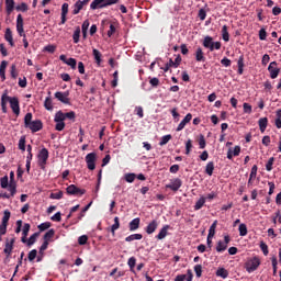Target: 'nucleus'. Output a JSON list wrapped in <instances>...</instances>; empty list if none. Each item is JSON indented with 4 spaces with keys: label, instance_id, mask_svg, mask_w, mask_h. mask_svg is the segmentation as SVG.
<instances>
[{
    "label": "nucleus",
    "instance_id": "9d476101",
    "mask_svg": "<svg viewBox=\"0 0 281 281\" xmlns=\"http://www.w3.org/2000/svg\"><path fill=\"white\" fill-rule=\"evenodd\" d=\"M55 98L63 102V104H71V100L69 99V91L65 92H55Z\"/></svg>",
    "mask_w": 281,
    "mask_h": 281
},
{
    "label": "nucleus",
    "instance_id": "a211bd4d",
    "mask_svg": "<svg viewBox=\"0 0 281 281\" xmlns=\"http://www.w3.org/2000/svg\"><path fill=\"white\" fill-rule=\"evenodd\" d=\"M202 45L206 49H210V52H214V38H212V36H205Z\"/></svg>",
    "mask_w": 281,
    "mask_h": 281
},
{
    "label": "nucleus",
    "instance_id": "a878e982",
    "mask_svg": "<svg viewBox=\"0 0 281 281\" xmlns=\"http://www.w3.org/2000/svg\"><path fill=\"white\" fill-rule=\"evenodd\" d=\"M54 122H56L55 131H65V121H59V116L55 114Z\"/></svg>",
    "mask_w": 281,
    "mask_h": 281
},
{
    "label": "nucleus",
    "instance_id": "c03bdc74",
    "mask_svg": "<svg viewBox=\"0 0 281 281\" xmlns=\"http://www.w3.org/2000/svg\"><path fill=\"white\" fill-rule=\"evenodd\" d=\"M82 8H85L82 5V1L78 0L76 3H75V9L72 10V14H80V10H82Z\"/></svg>",
    "mask_w": 281,
    "mask_h": 281
},
{
    "label": "nucleus",
    "instance_id": "6ab92c4d",
    "mask_svg": "<svg viewBox=\"0 0 281 281\" xmlns=\"http://www.w3.org/2000/svg\"><path fill=\"white\" fill-rule=\"evenodd\" d=\"M4 41H7V43H9L11 47H14V37L12 35V30L10 27L5 29Z\"/></svg>",
    "mask_w": 281,
    "mask_h": 281
},
{
    "label": "nucleus",
    "instance_id": "f3484780",
    "mask_svg": "<svg viewBox=\"0 0 281 281\" xmlns=\"http://www.w3.org/2000/svg\"><path fill=\"white\" fill-rule=\"evenodd\" d=\"M67 14H69V3H64L61 5V21L59 25H65V23H67Z\"/></svg>",
    "mask_w": 281,
    "mask_h": 281
},
{
    "label": "nucleus",
    "instance_id": "69168bd1",
    "mask_svg": "<svg viewBox=\"0 0 281 281\" xmlns=\"http://www.w3.org/2000/svg\"><path fill=\"white\" fill-rule=\"evenodd\" d=\"M63 195H64L63 191H58L56 193H52L50 199H55L57 201H60V199H63Z\"/></svg>",
    "mask_w": 281,
    "mask_h": 281
},
{
    "label": "nucleus",
    "instance_id": "1a4fd4ad",
    "mask_svg": "<svg viewBox=\"0 0 281 281\" xmlns=\"http://www.w3.org/2000/svg\"><path fill=\"white\" fill-rule=\"evenodd\" d=\"M57 116H59V122L63 120L65 122V120H71L72 122H76V112L74 111H70V112H67V113H64L63 111H58L56 112Z\"/></svg>",
    "mask_w": 281,
    "mask_h": 281
},
{
    "label": "nucleus",
    "instance_id": "680f3d73",
    "mask_svg": "<svg viewBox=\"0 0 281 281\" xmlns=\"http://www.w3.org/2000/svg\"><path fill=\"white\" fill-rule=\"evenodd\" d=\"M257 175H258V166L254 165L252 168H251L249 177H250V179H256Z\"/></svg>",
    "mask_w": 281,
    "mask_h": 281
},
{
    "label": "nucleus",
    "instance_id": "37998d69",
    "mask_svg": "<svg viewBox=\"0 0 281 281\" xmlns=\"http://www.w3.org/2000/svg\"><path fill=\"white\" fill-rule=\"evenodd\" d=\"M216 276L218 278H223L225 280V278H227V276H229V272L225 268H220L216 271Z\"/></svg>",
    "mask_w": 281,
    "mask_h": 281
},
{
    "label": "nucleus",
    "instance_id": "4be33fe9",
    "mask_svg": "<svg viewBox=\"0 0 281 281\" xmlns=\"http://www.w3.org/2000/svg\"><path fill=\"white\" fill-rule=\"evenodd\" d=\"M10 100V97L8 95V93H3L1 97V109H2V113H8V102Z\"/></svg>",
    "mask_w": 281,
    "mask_h": 281
},
{
    "label": "nucleus",
    "instance_id": "a19ab883",
    "mask_svg": "<svg viewBox=\"0 0 281 281\" xmlns=\"http://www.w3.org/2000/svg\"><path fill=\"white\" fill-rule=\"evenodd\" d=\"M127 265L130 267V271H132V273H135V265H137V259L135 257H131L127 261Z\"/></svg>",
    "mask_w": 281,
    "mask_h": 281
},
{
    "label": "nucleus",
    "instance_id": "338daca9",
    "mask_svg": "<svg viewBox=\"0 0 281 281\" xmlns=\"http://www.w3.org/2000/svg\"><path fill=\"white\" fill-rule=\"evenodd\" d=\"M116 31L117 29L115 27V24L114 23L110 24V30L108 31L109 38H111V36H113V34H115Z\"/></svg>",
    "mask_w": 281,
    "mask_h": 281
},
{
    "label": "nucleus",
    "instance_id": "ddd939ff",
    "mask_svg": "<svg viewBox=\"0 0 281 281\" xmlns=\"http://www.w3.org/2000/svg\"><path fill=\"white\" fill-rule=\"evenodd\" d=\"M16 32L19 36H23V38H26L25 31L23 29V15L19 14L16 18Z\"/></svg>",
    "mask_w": 281,
    "mask_h": 281
},
{
    "label": "nucleus",
    "instance_id": "f257e3e1",
    "mask_svg": "<svg viewBox=\"0 0 281 281\" xmlns=\"http://www.w3.org/2000/svg\"><path fill=\"white\" fill-rule=\"evenodd\" d=\"M32 112H29L24 116V126L25 128H30L32 133H38V131H43V121L35 120L32 121Z\"/></svg>",
    "mask_w": 281,
    "mask_h": 281
},
{
    "label": "nucleus",
    "instance_id": "b1692460",
    "mask_svg": "<svg viewBox=\"0 0 281 281\" xmlns=\"http://www.w3.org/2000/svg\"><path fill=\"white\" fill-rule=\"evenodd\" d=\"M195 60H196V63H205V54L203 53V48H201V47L196 48Z\"/></svg>",
    "mask_w": 281,
    "mask_h": 281
},
{
    "label": "nucleus",
    "instance_id": "423d86ee",
    "mask_svg": "<svg viewBox=\"0 0 281 281\" xmlns=\"http://www.w3.org/2000/svg\"><path fill=\"white\" fill-rule=\"evenodd\" d=\"M67 194L74 195V196H82L87 191L85 189H80L76 187V184H70L66 189Z\"/></svg>",
    "mask_w": 281,
    "mask_h": 281
},
{
    "label": "nucleus",
    "instance_id": "5701e85b",
    "mask_svg": "<svg viewBox=\"0 0 281 281\" xmlns=\"http://www.w3.org/2000/svg\"><path fill=\"white\" fill-rule=\"evenodd\" d=\"M237 67H238V70H237V74L239 76H243L244 71H245V56H239L238 58V61H237Z\"/></svg>",
    "mask_w": 281,
    "mask_h": 281
},
{
    "label": "nucleus",
    "instance_id": "6e6552de",
    "mask_svg": "<svg viewBox=\"0 0 281 281\" xmlns=\"http://www.w3.org/2000/svg\"><path fill=\"white\" fill-rule=\"evenodd\" d=\"M268 71L270 74V78L276 80L278 76H280V68H278V61H272L268 66Z\"/></svg>",
    "mask_w": 281,
    "mask_h": 281
},
{
    "label": "nucleus",
    "instance_id": "13d9d810",
    "mask_svg": "<svg viewBox=\"0 0 281 281\" xmlns=\"http://www.w3.org/2000/svg\"><path fill=\"white\" fill-rule=\"evenodd\" d=\"M15 10L18 12H27V3L22 2L20 5L15 7Z\"/></svg>",
    "mask_w": 281,
    "mask_h": 281
},
{
    "label": "nucleus",
    "instance_id": "ea45409f",
    "mask_svg": "<svg viewBox=\"0 0 281 281\" xmlns=\"http://www.w3.org/2000/svg\"><path fill=\"white\" fill-rule=\"evenodd\" d=\"M38 236H41V232L34 233L33 235H31L27 240V247H32V245L36 243V238H38Z\"/></svg>",
    "mask_w": 281,
    "mask_h": 281
},
{
    "label": "nucleus",
    "instance_id": "f03ea898",
    "mask_svg": "<svg viewBox=\"0 0 281 281\" xmlns=\"http://www.w3.org/2000/svg\"><path fill=\"white\" fill-rule=\"evenodd\" d=\"M120 0H93L90 4L91 10H102L109 5H115Z\"/></svg>",
    "mask_w": 281,
    "mask_h": 281
},
{
    "label": "nucleus",
    "instance_id": "0eeeda50",
    "mask_svg": "<svg viewBox=\"0 0 281 281\" xmlns=\"http://www.w3.org/2000/svg\"><path fill=\"white\" fill-rule=\"evenodd\" d=\"M183 186V181L179 178H175L170 180L169 184H166L168 190H172V192H179V188Z\"/></svg>",
    "mask_w": 281,
    "mask_h": 281
},
{
    "label": "nucleus",
    "instance_id": "f8f14e48",
    "mask_svg": "<svg viewBox=\"0 0 281 281\" xmlns=\"http://www.w3.org/2000/svg\"><path fill=\"white\" fill-rule=\"evenodd\" d=\"M9 179V192H11V196H14V194H16V180H14V171H10Z\"/></svg>",
    "mask_w": 281,
    "mask_h": 281
},
{
    "label": "nucleus",
    "instance_id": "0e129e2a",
    "mask_svg": "<svg viewBox=\"0 0 281 281\" xmlns=\"http://www.w3.org/2000/svg\"><path fill=\"white\" fill-rule=\"evenodd\" d=\"M190 153H192V139H189L186 143V155H190Z\"/></svg>",
    "mask_w": 281,
    "mask_h": 281
},
{
    "label": "nucleus",
    "instance_id": "6e6d98bb",
    "mask_svg": "<svg viewBox=\"0 0 281 281\" xmlns=\"http://www.w3.org/2000/svg\"><path fill=\"white\" fill-rule=\"evenodd\" d=\"M18 147L22 153H25V136H21Z\"/></svg>",
    "mask_w": 281,
    "mask_h": 281
},
{
    "label": "nucleus",
    "instance_id": "9b49d317",
    "mask_svg": "<svg viewBox=\"0 0 281 281\" xmlns=\"http://www.w3.org/2000/svg\"><path fill=\"white\" fill-rule=\"evenodd\" d=\"M10 106L15 115L21 113V106L19 105V99L16 97H9Z\"/></svg>",
    "mask_w": 281,
    "mask_h": 281
},
{
    "label": "nucleus",
    "instance_id": "5fc2aeb1",
    "mask_svg": "<svg viewBox=\"0 0 281 281\" xmlns=\"http://www.w3.org/2000/svg\"><path fill=\"white\" fill-rule=\"evenodd\" d=\"M11 213L10 211L5 210L2 217V225H8V222L10 221Z\"/></svg>",
    "mask_w": 281,
    "mask_h": 281
},
{
    "label": "nucleus",
    "instance_id": "7ed1b4c3",
    "mask_svg": "<svg viewBox=\"0 0 281 281\" xmlns=\"http://www.w3.org/2000/svg\"><path fill=\"white\" fill-rule=\"evenodd\" d=\"M37 164L42 170H45V166H47V159H49V150L47 148H42L37 155Z\"/></svg>",
    "mask_w": 281,
    "mask_h": 281
},
{
    "label": "nucleus",
    "instance_id": "bb28decb",
    "mask_svg": "<svg viewBox=\"0 0 281 281\" xmlns=\"http://www.w3.org/2000/svg\"><path fill=\"white\" fill-rule=\"evenodd\" d=\"M0 188H2V190L10 191V178H8V176H4L0 179Z\"/></svg>",
    "mask_w": 281,
    "mask_h": 281
},
{
    "label": "nucleus",
    "instance_id": "412c9836",
    "mask_svg": "<svg viewBox=\"0 0 281 281\" xmlns=\"http://www.w3.org/2000/svg\"><path fill=\"white\" fill-rule=\"evenodd\" d=\"M168 229H170V225H165L159 231L158 235H156L157 240H164L166 236H168Z\"/></svg>",
    "mask_w": 281,
    "mask_h": 281
},
{
    "label": "nucleus",
    "instance_id": "e2e57ef3",
    "mask_svg": "<svg viewBox=\"0 0 281 281\" xmlns=\"http://www.w3.org/2000/svg\"><path fill=\"white\" fill-rule=\"evenodd\" d=\"M88 240H89V236H87V235H81V236L78 238V244H79V245H87Z\"/></svg>",
    "mask_w": 281,
    "mask_h": 281
},
{
    "label": "nucleus",
    "instance_id": "473e14b6",
    "mask_svg": "<svg viewBox=\"0 0 281 281\" xmlns=\"http://www.w3.org/2000/svg\"><path fill=\"white\" fill-rule=\"evenodd\" d=\"M216 225H218V221H214L213 224L210 226L207 237L214 238V236L216 235Z\"/></svg>",
    "mask_w": 281,
    "mask_h": 281
},
{
    "label": "nucleus",
    "instance_id": "8fccbe9b",
    "mask_svg": "<svg viewBox=\"0 0 281 281\" xmlns=\"http://www.w3.org/2000/svg\"><path fill=\"white\" fill-rule=\"evenodd\" d=\"M276 161L274 157H270L268 162L266 164V170L271 172L273 170V162Z\"/></svg>",
    "mask_w": 281,
    "mask_h": 281
},
{
    "label": "nucleus",
    "instance_id": "4c0bfd02",
    "mask_svg": "<svg viewBox=\"0 0 281 281\" xmlns=\"http://www.w3.org/2000/svg\"><path fill=\"white\" fill-rule=\"evenodd\" d=\"M120 229V217H114V224L111 226V233L113 236H115V232Z\"/></svg>",
    "mask_w": 281,
    "mask_h": 281
},
{
    "label": "nucleus",
    "instance_id": "dca6fc26",
    "mask_svg": "<svg viewBox=\"0 0 281 281\" xmlns=\"http://www.w3.org/2000/svg\"><path fill=\"white\" fill-rule=\"evenodd\" d=\"M13 249H14V238H12L10 241L7 239L5 247L3 249V254H5L7 258H10V256H12Z\"/></svg>",
    "mask_w": 281,
    "mask_h": 281
},
{
    "label": "nucleus",
    "instance_id": "aec40b11",
    "mask_svg": "<svg viewBox=\"0 0 281 281\" xmlns=\"http://www.w3.org/2000/svg\"><path fill=\"white\" fill-rule=\"evenodd\" d=\"M240 155V146H235L234 149L229 148L227 151V159H234V157H238Z\"/></svg>",
    "mask_w": 281,
    "mask_h": 281
},
{
    "label": "nucleus",
    "instance_id": "c9c22d12",
    "mask_svg": "<svg viewBox=\"0 0 281 281\" xmlns=\"http://www.w3.org/2000/svg\"><path fill=\"white\" fill-rule=\"evenodd\" d=\"M205 172L209 175V177H212L214 175V161H209L205 166Z\"/></svg>",
    "mask_w": 281,
    "mask_h": 281
},
{
    "label": "nucleus",
    "instance_id": "3c124183",
    "mask_svg": "<svg viewBox=\"0 0 281 281\" xmlns=\"http://www.w3.org/2000/svg\"><path fill=\"white\" fill-rule=\"evenodd\" d=\"M50 227H52V223L44 222L37 226V229H40V232H45L46 229H49Z\"/></svg>",
    "mask_w": 281,
    "mask_h": 281
},
{
    "label": "nucleus",
    "instance_id": "58836bf2",
    "mask_svg": "<svg viewBox=\"0 0 281 281\" xmlns=\"http://www.w3.org/2000/svg\"><path fill=\"white\" fill-rule=\"evenodd\" d=\"M205 205V196H201L194 205V211L198 212V210H201Z\"/></svg>",
    "mask_w": 281,
    "mask_h": 281
},
{
    "label": "nucleus",
    "instance_id": "39448f33",
    "mask_svg": "<svg viewBox=\"0 0 281 281\" xmlns=\"http://www.w3.org/2000/svg\"><path fill=\"white\" fill-rule=\"evenodd\" d=\"M95 161H98V154L90 153L86 156V164L88 170H95Z\"/></svg>",
    "mask_w": 281,
    "mask_h": 281
},
{
    "label": "nucleus",
    "instance_id": "603ef678",
    "mask_svg": "<svg viewBox=\"0 0 281 281\" xmlns=\"http://www.w3.org/2000/svg\"><path fill=\"white\" fill-rule=\"evenodd\" d=\"M66 65H68V67H71V69H76V65H78V61L76 60V58L70 57L67 59Z\"/></svg>",
    "mask_w": 281,
    "mask_h": 281
},
{
    "label": "nucleus",
    "instance_id": "e433bc0d",
    "mask_svg": "<svg viewBox=\"0 0 281 281\" xmlns=\"http://www.w3.org/2000/svg\"><path fill=\"white\" fill-rule=\"evenodd\" d=\"M5 67H8V61L3 60L0 65V78L1 80H5Z\"/></svg>",
    "mask_w": 281,
    "mask_h": 281
},
{
    "label": "nucleus",
    "instance_id": "774afa93",
    "mask_svg": "<svg viewBox=\"0 0 281 281\" xmlns=\"http://www.w3.org/2000/svg\"><path fill=\"white\" fill-rule=\"evenodd\" d=\"M149 85H151V87L157 89V87L159 86V78H157V77L150 78Z\"/></svg>",
    "mask_w": 281,
    "mask_h": 281
},
{
    "label": "nucleus",
    "instance_id": "a18cd8bd",
    "mask_svg": "<svg viewBox=\"0 0 281 281\" xmlns=\"http://www.w3.org/2000/svg\"><path fill=\"white\" fill-rule=\"evenodd\" d=\"M227 249L226 244L223 243V240L217 241L216 251L218 254H223Z\"/></svg>",
    "mask_w": 281,
    "mask_h": 281
},
{
    "label": "nucleus",
    "instance_id": "2eb2a0df",
    "mask_svg": "<svg viewBox=\"0 0 281 281\" xmlns=\"http://www.w3.org/2000/svg\"><path fill=\"white\" fill-rule=\"evenodd\" d=\"M159 227V222L157 220H153L145 228L146 234H155L157 228Z\"/></svg>",
    "mask_w": 281,
    "mask_h": 281
},
{
    "label": "nucleus",
    "instance_id": "79ce46f5",
    "mask_svg": "<svg viewBox=\"0 0 281 281\" xmlns=\"http://www.w3.org/2000/svg\"><path fill=\"white\" fill-rule=\"evenodd\" d=\"M222 38L225 43H229V32L227 31V25L222 27Z\"/></svg>",
    "mask_w": 281,
    "mask_h": 281
},
{
    "label": "nucleus",
    "instance_id": "4d7b16f0",
    "mask_svg": "<svg viewBox=\"0 0 281 281\" xmlns=\"http://www.w3.org/2000/svg\"><path fill=\"white\" fill-rule=\"evenodd\" d=\"M36 256H38V251L36 249H33L29 252L27 259L30 260V262H33V260L36 259Z\"/></svg>",
    "mask_w": 281,
    "mask_h": 281
},
{
    "label": "nucleus",
    "instance_id": "49530a36",
    "mask_svg": "<svg viewBox=\"0 0 281 281\" xmlns=\"http://www.w3.org/2000/svg\"><path fill=\"white\" fill-rule=\"evenodd\" d=\"M124 179L127 183H133V181H135V179H137V175H135V173H125Z\"/></svg>",
    "mask_w": 281,
    "mask_h": 281
},
{
    "label": "nucleus",
    "instance_id": "052dcab7",
    "mask_svg": "<svg viewBox=\"0 0 281 281\" xmlns=\"http://www.w3.org/2000/svg\"><path fill=\"white\" fill-rule=\"evenodd\" d=\"M238 231H239V236H247V225L246 224H240Z\"/></svg>",
    "mask_w": 281,
    "mask_h": 281
},
{
    "label": "nucleus",
    "instance_id": "f704fd0d",
    "mask_svg": "<svg viewBox=\"0 0 281 281\" xmlns=\"http://www.w3.org/2000/svg\"><path fill=\"white\" fill-rule=\"evenodd\" d=\"M167 64H169V67H175V69H177V67L181 65V55H178L175 60L169 59V63Z\"/></svg>",
    "mask_w": 281,
    "mask_h": 281
},
{
    "label": "nucleus",
    "instance_id": "cd10ccee",
    "mask_svg": "<svg viewBox=\"0 0 281 281\" xmlns=\"http://www.w3.org/2000/svg\"><path fill=\"white\" fill-rule=\"evenodd\" d=\"M44 106L46 111H54V105L52 104V92H48V97H46L44 101Z\"/></svg>",
    "mask_w": 281,
    "mask_h": 281
},
{
    "label": "nucleus",
    "instance_id": "393cba45",
    "mask_svg": "<svg viewBox=\"0 0 281 281\" xmlns=\"http://www.w3.org/2000/svg\"><path fill=\"white\" fill-rule=\"evenodd\" d=\"M258 124H259V131L261 133H265L267 131V126L269 125V119L261 117L259 119Z\"/></svg>",
    "mask_w": 281,
    "mask_h": 281
},
{
    "label": "nucleus",
    "instance_id": "09e8293b",
    "mask_svg": "<svg viewBox=\"0 0 281 281\" xmlns=\"http://www.w3.org/2000/svg\"><path fill=\"white\" fill-rule=\"evenodd\" d=\"M171 139H172V135L170 134L162 136L159 142V146H166V144H168V142H170Z\"/></svg>",
    "mask_w": 281,
    "mask_h": 281
},
{
    "label": "nucleus",
    "instance_id": "864d4df0",
    "mask_svg": "<svg viewBox=\"0 0 281 281\" xmlns=\"http://www.w3.org/2000/svg\"><path fill=\"white\" fill-rule=\"evenodd\" d=\"M194 272H195L196 278H201V276H203V266L195 265Z\"/></svg>",
    "mask_w": 281,
    "mask_h": 281
},
{
    "label": "nucleus",
    "instance_id": "2f4dec72",
    "mask_svg": "<svg viewBox=\"0 0 281 281\" xmlns=\"http://www.w3.org/2000/svg\"><path fill=\"white\" fill-rule=\"evenodd\" d=\"M92 56H94V60L97 65H101L102 63V53L98 50L97 48L92 49Z\"/></svg>",
    "mask_w": 281,
    "mask_h": 281
},
{
    "label": "nucleus",
    "instance_id": "de8ad7c7",
    "mask_svg": "<svg viewBox=\"0 0 281 281\" xmlns=\"http://www.w3.org/2000/svg\"><path fill=\"white\" fill-rule=\"evenodd\" d=\"M74 43H80V26H77L74 35H72Z\"/></svg>",
    "mask_w": 281,
    "mask_h": 281
},
{
    "label": "nucleus",
    "instance_id": "20e7f679",
    "mask_svg": "<svg viewBox=\"0 0 281 281\" xmlns=\"http://www.w3.org/2000/svg\"><path fill=\"white\" fill-rule=\"evenodd\" d=\"M246 271L248 273H254L260 267V257H252L246 262Z\"/></svg>",
    "mask_w": 281,
    "mask_h": 281
},
{
    "label": "nucleus",
    "instance_id": "c756f323",
    "mask_svg": "<svg viewBox=\"0 0 281 281\" xmlns=\"http://www.w3.org/2000/svg\"><path fill=\"white\" fill-rule=\"evenodd\" d=\"M55 235H56V231H54V228H50L48 232L44 234L43 239L46 243H49Z\"/></svg>",
    "mask_w": 281,
    "mask_h": 281
},
{
    "label": "nucleus",
    "instance_id": "72a5a7b5",
    "mask_svg": "<svg viewBox=\"0 0 281 281\" xmlns=\"http://www.w3.org/2000/svg\"><path fill=\"white\" fill-rule=\"evenodd\" d=\"M144 236L142 234H132L125 238L126 243H133V240H142Z\"/></svg>",
    "mask_w": 281,
    "mask_h": 281
},
{
    "label": "nucleus",
    "instance_id": "bf43d9fd",
    "mask_svg": "<svg viewBox=\"0 0 281 281\" xmlns=\"http://www.w3.org/2000/svg\"><path fill=\"white\" fill-rule=\"evenodd\" d=\"M260 249L263 254V256H269V246L265 244V241L260 243Z\"/></svg>",
    "mask_w": 281,
    "mask_h": 281
},
{
    "label": "nucleus",
    "instance_id": "c85d7f7f",
    "mask_svg": "<svg viewBox=\"0 0 281 281\" xmlns=\"http://www.w3.org/2000/svg\"><path fill=\"white\" fill-rule=\"evenodd\" d=\"M139 217H136L130 222V232H135L136 229H139Z\"/></svg>",
    "mask_w": 281,
    "mask_h": 281
},
{
    "label": "nucleus",
    "instance_id": "7c9ffc66",
    "mask_svg": "<svg viewBox=\"0 0 281 281\" xmlns=\"http://www.w3.org/2000/svg\"><path fill=\"white\" fill-rule=\"evenodd\" d=\"M7 14H12L14 12V0H5Z\"/></svg>",
    "mask_w": 281,
    "mask_h": 281
},
{
    "label": "nucleus",
    "instance_id": "4468645a",
    "mask_svg": "<svg viewBox=\"0 0 281 281\" xmlns=\"http://www.w3.org/2000/svg\"><path fill=\"white\" fill-rule=\"evenodd\" d=\"M190 122H192V113H188L184 119L179 123L178 127H177V132H181L186 128V126L188 124H190Z\"/></svg>",
    "mask_w": 281,
    "mask_h": 281
}]
</instances>
